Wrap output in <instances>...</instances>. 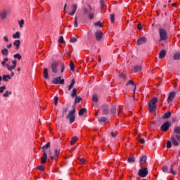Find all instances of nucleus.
<instances>
[{
  "instance_id": "obj_47",
  "label": "nucleus",
  "mask_w": 180,
  "mask_h": 180,
  "mask_svg": "<svg viewBox=\"0 0 180 180\" xmlns=\"http://www.w3.org/2000/svg\"><path fill=\"white\" fill-rule=\"evenodd\" d=\"M136 161V160L134 159V157L133 156H130L128 158V162H134Z\"/></svg>"
},
{
  "instance_id": "obj_11",
  "label": "nucleus",
  "mask_w": 180,
  "mask_h": 180,
  "mask_svg": "<svg viewBox=\"0 0 180 180\" xmlns=\"http://www.w3.org/2000/svg\"><path fill=\"white\" fill-rule=\"evenodd\" d=\"M95 36H96V40L97 41H101V40H102V37H103V32H102V31H96L95 33Z\"/></svg>"
},
{
  "instance_id": "obj_48",
  "label": "nucleus",
  "mask_w": 180,
  "mask_h": 180,
  "mask_svg": "<svg viewBox=\"0 0 180 180\" xmlns=\"http://www.w3.org/2000/svg\"><path fill=\"white\" fill-rule=\"evenodd\" d=\"M58 41H59V43H60L61 44L65 43V41H64V37H63V36H60V37H59Z\"/></svg>"
},
{
  "instance_id": "obj_33",
  "label": "nucleus",
  "mask_w": 180,
  "mask_h": 180,
  "mask_svg": "<svg viewBox=\"0 0 180 180\" xmlns=\"http://www.w3.org/2000/svg\"><path fill=\"white\" fill-rule=\"evenodd\" d=\"M7 15L8 13H6V11H4L0 14V17L1 18V19H6Z\"/></svg>"
},
{
  "instance_id": "obj_13",
  "label": "nucleus",
  "mask_w": 180,
  "mask_h": 180,
  "mask_svg": "<svg viewBox=\"0 0 180 180\" xmlns=\"http://www.w3.org/2000/svg\"><path fill=\"white\" fill-rule=\"evenodd\" d=\"M175 92L172 91L169 94L168 98H167V103H171L175 98Z\"/></svg>"
},
{
  "instance_id": "obj_34",
  "label": "nucleus",
  "mask_w": 180,
  "mask_h": 180,
  "mask_svg": "<svg viewBox=\"0 0 180 180\" xmlns=\"http://www.w3.org/2000/svg\"><path fill=\"white\" fill-rule=\"evenodd\" d=\"M119 77L121 78V79H123V81H126V75L123 72H120L119 74Z\"/></svg>"
},
{
  "instance_id": "obj_35",
  "label": "nucleus",
  "mask_w": 180,
  "mask_h": 180,
  "mask_svg": "<svg viewBox=\"0 0 180 180\" xmlns=\"http://www.w3.org/2000/svg\"><path fill=\"white\" fill-rule=\"evenodd\" d=\"M68 112V108H63L62 117H64V116H65V115H67Z\"/></svg>"
},
{
  "instance_id": "obj_17",
  "label": "nucleus",
  "mask_w": 180,
  "mask_h": 180,
  "mask_svg": "<svg viewBox=\"0 0 180 180\" xmlns=\"http://www.w3.org/2000/svg\"><path fill=\"white\" fill-rule=\"evenodd\" d=\"M13 46L15 47V50H19L20 47V40L17 39L13 42Z\"/></svg>"
},
{
  "instance_id": "obj_60",
  "label": "nucleus",
  "mask_w": 180,
  "mask_h": 180,
  "mask_svg": "<svg viewBox=\"0 0 180 180\" xmlns=\"http://www.w3.org/2000/svg\"><path fill=\"white\" fill-rule=\"evenodd\" d=\"M137 29L139 30H143V25H141V23H139L137 25Z\"/></svg>"
},
{
  "instance_id": "obj_62",
  "label": "nucleus",
  "mask_w": 180,
  "mask_h": 180,
  "mask_svg": "<svg viewBox=\"0 0 180 180\" xmlns=\"http://www.w3.org/2000/svg\"><path fill=\"white\" fill-rule=\"evenodd\" d=\"M100 5H101V8H103V6L105 5V1L100 0Z\"/></svg>"
},
{
  "instance_id": "obj_16",
  "label": "nucleus",
  "mask_w": 180,
  "mask_h": 180,
  "mask_svg": "<svg viewBox=\"0 0 180 180\" xmlns=\"http://www.w3.org/2000/svg\"><path fill=\"white\" fill-rule=\"evenodd\" d=\"M41 164H46L47 162V153L44 152L42 157L41 158Z\"/></svg>"
},
{
  "instance_id": "obj_1",
  "label": "nucleus",
  "mask_w": 180,
  "mask_h": 180,
  "mask_svg": "<svg viewBox=\"0 0 180 180\" xmlns=\"http://www.w3.org/2000/svg\"><path fill=\"white\" fill-rule=\"evenodd\" d=\"M9 61V58H4V60L1 62V65H3V67H6L7 68V70L10 72H12L13 70H15V68H16V64H18V61H16V60H13L12 61V64L13 65H9V64H6V63H8Z\"/></svg>"
},
{
  "instance_id": "obj_27",
  "label": "nucleus",
  "mask_w": 180,
  "mask_h": 180,
  "mask_svg": "<svg viewBox=\"0 0 180 180\" xmlns=\"http://www.w3.org/2000/svg\"><path fill=\"white\" fill-rule=\"evenodd\" d=\"M85 113H86V108H82L79 111V116H84V115H85Z\"/></svg>"
},
{
  "instance_id": "obj_54",
  "label": "nucleus",
  "mask_w": 180,
  "mask_h": 180,
  "mask_svg": "<svg viewBox=\"0 0 180 180\" xmlns=\"http://www.w3.org/2000/svg\"><path fill=\"white\" fill-rule=\"evenodd\" d=\"M6 89V86H3L0 87V94H4V91Z\"/></svg>"
},
{
  "instance_id": "obj_40",
  "label": "nucleus",
  "mask_w": 180,
  "mask_h": 180,
  "mask_svg": "<svg viewBox=\"0 0 180 180\" xmlns=\"http://www.w3.org/2000/svg\"><path fill=\"white\" fill-rule=\"evenodd\" d=\"M70 67L71 71H75V67L74 65V63H72V60H70Z\"/></svg>"
},
{
  "instance_id": "obj_21",
  "label": "nucleus",
  "mask_w": 180,
  "mask_h": 180,
  "mask_svg": "<svg viewBox=\"0 0 180 180\" xmlns=\"http://www.w3.org/2000/svg\"><path fill=\"white\" fill-rule=\"evenodd\" d=\"M43 75L45 79H49V70L47 68H44Z\"/></svg>"
},
{
  "instance_id": "obj_43",
  "label": "nucleus",
  "mask_w": 180,
  "mask_h": 180,
  "mask_svg": "<svg viewBox=\"0 0 180 180\" xmlns=\"http://www.w3.org/2000/svg\"><path fill=\"white\" fill-rule=\"evenodd\" d=\"M9 95H12V92L9 91H6L5 94H3V96L4 98H8V96H9Z\"/></svg>"
},
{
  "instance_id": "obj_53",
  "label": "nucleus",
  "mask_w": 180,
  "mask_h": 180,
  "mask_svg": "<svg viewBox=\"0 0 180 180\" xmlns=\"http://www.w3.org/2000/svg\"><path fill=\"white\" fill-rule=\"evenodd\" d=\"M94 13H88L87 18H89V19H94Z\"/></svg>"
},
{
  "instance_id": "obj_36",
  "label": "nucleus",
  "mask_w": 180,
  "mask_h": 180,
  "mask_svg": "<svg viewBox=\"0 0 180 180\" xmlns=\"http://www.w3.org/2000/svg\"><path fill=\"white\" fill-rule=\"evenodd\" d=\"M72 98H75L77 97V89H73L72 94H71Z\"/></svg>"
},
{
  "instance_id": "obj_64",
  "label": "nucleus",
  "mask_w": 180,
  "mask_h": 180,
  "mask_svg": "<svg viewBox=\"0 0 180 180\" xmlns=\"http://www.w3.org/2000/svg\"><path fill=\"white\" fill-rule=\"evenodd\" d=\"M84 15H88V9L86 8H84Z\"/></svg>"
},
{
  "instance_id": "obj_42",
  "label": "nucleus",
  "mask_w": 180,
  "mask_h": 180,
  "mask_svg": "<svg viewBox=\"0 0 180 180\" xmlns=\"http://www.w3.org/2000/svg\"><path fill=\"white\" fill-rule=\"evenodd\" d=\"M174 131L176 133V134H180V127H175Z\"/></svg>"
},
{
  "instance_id": "obj_55",
  "label": "nucleus",
  "mask_w": 180,
  "mask_h": 180,
  "mask_svg": "<svg viewBox=\"0 0 180 180\" xmlns=\"http://www.w3.org/2000/svg\"><path fill=\"white\" fill-rule=\"evenodd\" d=\"M79 162L80 164L84 165V164H85V162H86V160L85 159H84V158H80L79 160Z\"/></svg>"
},
{
  "instance_id": "obj_51",
  "label": "nucleus",
  "mask_w": 180,
  "mask_h": 180,
  "mask_svg": "<svg viewBox=\"0 0 180 180\" xmlns=\"http://www.w3.org/2000/svg\"><path fill=\"white\" fill-rule=\"evenodd\" d=\"M172 147V143L171 141H167V148H171Z\"/></svg>"
},
{
  "instance_id": "obj_19",
  "label": "nucleus",
  "mask_w": 180,
  "mask_h": 180,
  "mask_svg": "<svg viewBox=\"0 0 180 180\" xmlns=\"http://www.w3.org/2000/svg\"><path fill=\"white\" fill-rule=\"evenodd\" d=\"M143 70V66L142 65H135L134 67V72H140Z\"/></svg>"
},
{
  "instance_id": "obj_14",
  "label": "nucleus",
  "mask_w": 180,
  "mask_h": 180,
  "mask_svg": "<svg viewBox=\"0 0 180 180\" xmlns=\"http://www.w3.org/2000/svg\"><path fill=\"white\" fill-rule=\"evenodd\" d=\"M147 43V38L143 37H141L139 38L138 40H137V45L138 46H141V44H144Z\"/></svg>"
},
{
  "instance_id": "obj_25",
  "label": "nucleus",
  "mask_w": 180,
  "mask_h": 180,
  "mask_svg": "<svg viewBox=\"0 0 180 180\" xmlns=\"http://www.w3.org/2000/svg\"><path fill=\"white\" fill-rule=\"evenodd\" d=\"M172 114H171V111H168L167 112H165L164 114V115L162 116L163 119H169V117H171Z\"/></svg>"
},
{
  "instance_id": "obj_59",
  "label": "nucleus",
  "mask_w": 180,
  "mask_h": 180,
  "mask_svg": "<svg viewBox=\"0 0 180 180\" xmlns=\"http://www.w3.org/2000/svg\"><path fill=\"white\" fill-rule=\"evenodd\" d=\"M77 42V38L75 37H71L70 39V43H75Z\"/></svg>"
},
{
  "instance_id": "obj_20",
  "label": "nucleus",
  "mask_w": 180,
  "mask_h": 180,
  "mask_svg": "<svg viewBox=\"0 0 180 180\" xmlns=\"http://www.w3.org/2000/svg\"><path fill=\"white\" fill-rule=\"evenodd\" d=\"M60 150L58 149H55V155L54 156H51V158H52V160H57L58 158Z\"/></svg>"
},
{
  "instance_id": "obj_15",
  "label": "nucleus",
  "mask_w": 180,
  "mask_h": 180,
  "mask_svg": "<svg viewBox=\"0 0 180 180\" xmlns=\"http://www.w3.org/2000/svg\"><path fill=\"white\" fill-rule=\"evenodd\" d=\"M75 12H77V5L73 4L72 6V12L68 13V15H70V16H74Z\"/></svg>"
},
{
  "instance_id": "obj_31",
  "label": "nucleus",
  "mask_w": 180,
  "mask_h": 180,
  "mask_svg": "<svg viewBox=\"0 0 180 180\" xmlns=\"http://www.w3.org/2000/svg\"><path fill=\"white\" fill-rule=\"evenodd\" d=\"M1 54L3 56H8V54H9V50H8V49H4L1 50Z\"/></svg>"
},
{
  "instance_id": "obj_56",
  "label": "nucleus",
  "mask_w": 180,
  "mask_h": 180,
  "mask_svg": "<svg viewBox=\"0 0 180 180\" xmlns=\"http://www.w3.org/2000/svg\"><path fill=\"white\" fill-rule=\"evenodd\" d=\"M23 25H25V20H21L20 21H19L20 27H23Z\"/></svg>"
},
{
  "instance_id": "obj_45",
  "label": "nucleus",
  "mask_w": 180,
  "mask_h": 180,
  "mask_svg": "<svg viewBox=\"0 0 180 180\" xmlns=\"http://www.w3.org/2000/svg\"><path fill=\"white\" fill-rule=\"evenodd\" d=\"M95 26H98V27H103V24L101 21L94 23Z\"/></svg>"
},
{
  "instance_id": "obj_23",
  "label": "nucleus",
  "mask_w": 180,
  "mask_h": 180,
  "mask_svg": "<svg viewBox=\"0 0 180 180\" xmlns=\"http://www.w3.org/2000/svg\"><path fill=\"white\" fill-rule=\"evenodd\" d=\"M74 85H75V79H72L70 84L68 87V91H71L72 88H74Z\"/></svg>"
},
{
  "instance_id": "obj_58",
  "label": "nucleus",
  "mask_w": 180,
  "mask_h": 180,
  "mask_svg": "<svg viewBox=\"0 0 180 180\" xmlns=\"http://www.w3.org/2000/svg\"><path fill=\"white\" fill-rule=\"evenodd\" d=\"M162 170L163 172H167L168 171V167L167 166H163L162 167Z\"/></svg>"
},
{
  "instance_id": "obj_57",
  "label": "nucleus",
  "mask_w": 180,
  "mask_h": 180,
  "mask_svg": "<svg viewBox=\"0 0 180 180\" xmlns=\"http://www.w3.org/2000/svg\"><path fill=\"white\" fill-rule=\"evenodd\" d=\"M78 18L75 17V22H74V26L75 27H78Z\"/></svg>"
},
{
  "instance_id": "obj_39",
  "label": "nucleus",
  "mask_w": 180,
  "mask_h": 180,
  "mask_svg": "<svg viewBox=\"0 0 180 180\" xmlns=\"http://www.w3.org/2000/svg\"><path fill=\"white\" fill-rule=\"evenodd\" d=\"M37 169H39V171H41V172H44V166H43V165H39L38 167H37Z\"/></svg>"
},
{
  "instance_id": "obj_32",
  "label": "nucleus",
  "mask_w": 180,
  "mask_h": 180,
  "mask_svg": "<svg viewBox=\"0 0 180 180\" xmlns=\"http://www.w3.org/2000/svg\"><path fill=\"white\" fill-rule=\"evenodd\" d=\"M8 79H11V75H3V81H4L5 82H8Z\"/></svg>"
},
{
  "instance_id": "obj_5",
  "label": "nucleus",
  "mask_w": 180,
  "mask_h": 180,
  "mask_svg": "<svg viewBox=\"0 0 180 180\" xmlns=\"http://www.w3.org/2000/svg\"><path fill=\"white\" fill-rule=\"evenodd\" d=\"M67 119H69L70 124H72L75 122V108L70 111L68 115L66 117Z\"/></svg>"
},
{
  "instance_id": "obj_37",
  "label": "nucleus",
  "mask_w": 180,
  "mask_h": 180,
  "mask_svg": "<svg viewBox=\"0 0 180 180\" xmlns=\"http://www.w3.org/2000/svg\"><path fill=\"white\" fill-rule=\"evenodd\" d=\"M13 39H19L20 37V32L18 31L16 32L13 35Z\"/></svg>"
},
{
  "instance_id": "obj_24",
  "label": "nucleus",
  "mask_w": 180,
  "mask_h": 180,
  "mask_svg": "<svg viewBox=\"0 0 180 180\" xmlns=\"http://www.w3.org/2000/svg\"><path fill=\"white\" fill-rule=\"evenodd\" d=\"M74 85H75V79H72L70 84L68 87V91H71L72 88H74Z\"/></svg>"
},
{
  "instance_id": "obj_28",
  "label": "nucleus",
  "mask_w": 180,
  "mask_h": 180,
  "mask_svg": "<svg viewBox=\"0 0 180 180\" xmlns=\"http://www.w3.org/2000/svg\"><path fill=\"white\" fill-rule=\"evenodd\" d=\"M47 148H50V142H48L45 146L42 147L43 153H46V150H47Z\"/></svg>"
},
{
  "instance_id": "obj_2",
  "label": "nucleus",
  "mask_w": 180,
  "mask_h": 180,
  "mask_svg": "<svg viewBox=\"0 0 180 180\" xmlns=\"http://www.w3.org/2000/svg\"><path fill=\"white\" fill-rule=\"evenodd\" d=\"M157 102H158V98L157 97H153L148 103L149 112H155L157 110Z\"/></svg>"
},
{
  "instance_id": "obj_10",
  "label": "nucleus",
  "mask_w": 180,
  "mask_h": 180,
  "mask_svg": "<svg viewBox=\"0 0 180 180\" xmlns=\"http://www.w3.org/2000/svg\"><path fill=\"white\" fill-rule=\"evenodd\" d=\"M139 165L141 167H147V156L143 155L139 160Z\"/></svg>"
},
{
  "instance_id": "obj_26",
  "label": "nucleus",
  "mask_w": 180,
  "mask_h": 180,
  "mask_svg": "<svg viewBox=\"0 0 180 180\" xmlns=\"http://www.w3.org/2000/svg\"><path fill=\"white\" fill-rule=\"evenodd\" d=\"M77 141H78V137L77 136L73 137L70 141L71 146H74V144H75Z\"/></svg>"
},
{
  "instance_id": "obj_41",
  "label": "nucleus",
  "mask_w": 180,
  "mask_h": 180,
  "mask_svg": "<svg viewBox=\"0 0 180 180\" xmlns=\"http://www.w3.org/2000/svg\"><path fill=\"white\" fill-rule=\"evenodd\" d=\"M13 57L18 60H22V55H20V53L14 54Z\"/></svg>"
},
{
  "instance_id": "obj_9",
  "label": "nucleus",
  "mask_w": 180,
  "mask_h": 180,
  "mask_svg": "<svg viewBox=\"0 0 180 180\" xmlns=\"http://www.w3.org/2000/svg\"><path fill=\"white\" fill-rule=\"evenodd\" d=\"M58 68V62H57V60L52 62L51 65V68L53 74H57V72H58V70L57 69Z\"/></svg>"
},
{
  "instance_id": "obj_30",
  "label": "nucleus",
  "mask_w": 180,
  "mask_h": 180,
  "mask_svg": "<svg viewBox=\"0 0 180 180\" xmlns=\"http://www.w3.org/2000/svg\"><path fill=\"white\" fill-rule=\"evenodd\" d=\"M173 59L174 60H180V52H176L174 53L173 56Z\"/></svg>"
},
{
  "instance_id": "obj_52",
  "label": "nucleus",
  "mask_w": 180,
  "mask_h": 180,
  "mask_svg": "<svg viewBox=\"0 0 180 180\" xmlns=\"http://www.w3.org/2000/svg\"><path fill=\"white\" fill-rule=\"evenodd\" d=\"M170 172H171V174H172V175H176V171L174 170V167H172V166L171 167Z\"/></svg>"
},
{
  "instance_id": "obj_18",
  "label": "nucleus",
  "mask_w": 180,
  "mask_h": 180,
  "mask_svg": "<svg viewBox=\"0 0 180 180\" xmlns=\"http://www.w3.org/2000/svg\"><path fill=\"white\" fill-rule=\"evenodd\" d=\"M166 56H167V51L164 49L160 51V52L159 53V58L161 59L164 58Z\"/></svg>"
},
{
  "instance_id": "obj_49",
  "label": "nucleus",
  "mask_w": 180,
  "mask_h": 180,
  "mask_svg": "<svg viewBox=\"0 0 180 180\" xmlns=\"http://www.w3.org/2000/svg\"><path fill=\"white\" fill-rule=\"evenodd\" d=\"M110 22L111 23H115V13L110 15Z\"/></svg>"
},
{
  "instance_id": "obj_29",
  "label": "nucleus",
  "mask_w": 180,
  "mask_h": 180,
  "mask_svg": "<svg viewBox=\"0 0 180 180\" xmlns=\"http://www.w3.org/2000/svg\"><path fill=\"white\" fill-rule=\"evenodd\" d=\"M91 101L92 102H95V103H98V101H99L98 98V95L96 94L93 95Z\"/></svg>"
},
{
  "instance_id": "obj_4",
  "label": "nucleus",
  "mask_w": 180,
  "mask_h": 180,
  "mask_svg": "<svg viewBox=\"0 0 180 180\" xmlns=\"http://www.w3.org/2000/svg\"><path fill=\"white\" fill-rule=\"evenodd\" d=\"M138 175L141 178H146L148 175V168H147V166H145V167H141L138 172Z\"/></svg>"
},
{
  "instance_id": "obj_6",
  "label": "nucleus",
  "mask_w": 180,
  "mask_h": 180,
  "mask_svg": "<svg viewBox=\"0 0 180 180\" xmlns=\"http://www.w3.org/2000/svg\"><path fill=\"white\" fill-rule=\"evenodd\" d=\"M169 127H171V122L169 121H166L160 127V130L162 131H164V133H167V131H168V130H169Z\"/></svg>"
},
{
  "instance_id": "obj_22",
  "label": "nucleus",
  "mask_w": 180,
  "mask_h": 180,
  "mask_svg": "<svg viewBox=\"0 0 180 180\" xmlns=\"http://www.w3.org/2000/svg\"><path fill=\"white\" fill-rule=\"evenodd\" d=\"M126 86H129V85H132V86H134V89H136V86H137V85L136 84V83H134V81L133 80H129L128 82L126 83Z\"/></svg>"
},
{
  "instance_id": "obj_7",
  "label": "nucleus",
  "mask_w": 180,
  "mask_h": 180,
  "mask_svg": "<svg viewBox=\"0 0 180 180\" xmlns=\"http://www.w3.org/2000/svg\"><path fill=\"white\" fill-rule=\"evenodd\" d=\"M171 141L175 147H178L179 146V143L178 141H180V136L179 134L176 135L175 136H172Z\"/></svg>"
},
{
  "instance_id": "obj_44",
  "label": "nucleus",
  "mask_w": 180,
  "mask_h": 180,
  "mask_svg": "<svg viewBox=\"0 0 180 180\" xmlns=\"http://www.w3.org/2000/svg\"><path fill=\"white\" fill-rule=\"evenodd\" d=\"M81 101H82V98H81V97H78L77 96L75 99V103H79V102H81Z\"/></svg>"
},
{
  "instance_id": "obj_38",
  "label": "nucleus",
  "mask_w": 180,
  "mask_h": 180,
  "mask_svg": "<svg viewBox=\"0 0 180 180\" xmlns=\"http://www.w3.org/2000/svg\"><path fill=\"white\" fill-rule=\"evenodd\" d=\"M106 120H108V119H106V117H101L98 118V122L100 123H105V122H106Z\"/></svg>"
},
{
  "instance_id": "obj_63",
  "label": "nucleus",
  "mask_w": 180,
  "mask_h": 180,
  "mask_svg": "<svg viewBox=\"0 0 180 180\" xmlns=\"http://www.w3.org/2000/svg\"><path fill=\"white\" fill-rule=\"evenodd\" d=\"M139 143H140V144H144V143H146V141L144 140V139H139Z\"/></svg>"
},
{
  "instance_id": "obj_8",
  "label": "nucleus",
  "mask_w": 180,
  "mask_h": 180,
  "mask_svg": "<svg viewBox=\"0 0 180 180\" xmlns=\"http://www.w3.org/2000/svg\"><path fill=\"white\" fill-rule=\"evenodd\" d=\"M51 82L52 84H54V85H58V84L63 85L65 81L64 79H61V77L59 76L58 77L53 78Z\"/></svg>"
},
{
  "instance_id": "obj_12",
  "label": "nucleus",
  "mask_w": 180,
  "mask_h": 180,
  "mask_svg": "<svg viewBox=\"0 0 180 180\" xmlns=\"http://www.w3.org/2000/svg\"><path fill=\"white\" fill-rule=\"evenodd\" d=\"M101 110L103 115H108L109 114V105L104 104L101 106Z\"/></svg>"
},
{
  "instance_id": "obj_61",
  "label": "nucleus",
  "mask_w": 180,
  "mask_h": 180,
  "mask_svg": "<svg viewBox=\"0 0 180 180\" xmlns=\"http://www.w3.org/2000/svg\"><path fill=\"white\" fill-rule=\"evenodd\" d=\"M65 68V66L64 65V63H63L62 65H61V71H60V72H62V73L64 72Z\"/></svg>"
},
{
  "instance_id": "obj_3",
  "label": "nucleus",
  "mask_w": 180,
  "mask_h": 180,
  "mask_svg": "<svg viewBox=\"0 0 180 180\" xmlns=\"http://www.w3.org/2000/svg\"><path fill=\"white\" fill-rule=\"evenodd\" d=\"M159 35H160L159 41L168 40V34L167 33V30L162 27H159Z\"/></svg>"
},
{
  "instance_id": "obj_50",
  "label": "nucleus",
  "mask_w": 180,
  "mask_h": 180,
  "mask_svg": "<svg viewBox=\"0 0 180 180\" xmlns=\"http://www.w3.org/2000/svg\"><path fill=\"white\" fill-rule=\"evenodd\" d=\"M53 101L55 106H57V104L58 103V96H55Z\"/></svg>"
},
{
  "instance_id": "obj_46",
  "label": "nucleus",
  "mask_w": 180,
  "mask_h": 180,
  "mask_svg": "<svg viewBox=\"0 0 180 180\" xmlns=\"http://www.w3.org/2000/svg\"><path fill=\"white\" fill-rule=\"evenodd\" d=\"M110 113L112 115H115V113H116V107L112 106L110 109Z\"/></svg>"
}]
</instances>
